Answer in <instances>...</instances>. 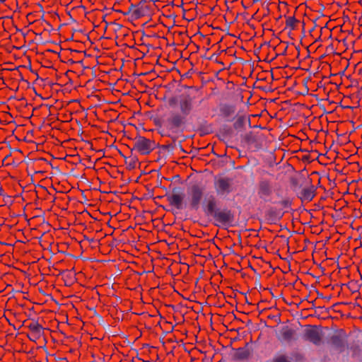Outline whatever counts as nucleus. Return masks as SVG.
Wrapping results in <instances>:
<instances>
[{"instance_id":"f257e3e1","label":"nucleus","mask_w":362,"mask_h":362,"mask_svg":"<svg viewBox=\"0 0 362 362\" xmlns=\"http://www.w3.org/2000/svg\"><path fill=\"white\" fill-rule=\"evenodd\" d=\"M195 97L188 93L173 96L168 99V105L171 107H179V111L171 110L168 114L165 125L169 129H179L182 133L187 124V117L194 110Z\"/></svg>"},{"instance_id":"f03ea898","label":"nucleus","mask_w":362,"mask_h":362,"mask_svg":"<svg viewBox=\"0 0 362 362\" xmlns=\"http://www.w3.org/2000/svg\"><path fill=\"white\" fill-rule=\"evenodd\" d=\"M202 210L206 216L214 219L217 226L229 227L234 222V211L228 207L221 208L218 199L214 194L205 197Z\"/></svg>"},{"instance_id":"7ed1b4c3","label":"nucleus","mask_w":362,"mask_h":362,"mask_svg":"<svg viewBox=\"0 0 362 362\" xmlns=\"http://www.w3.org/2000/svg\"><path fill=\"white\" fill-rule=\"evenodd\" d=\"M187 204L191 210H198L202 204L204 195V187L201 185L194 183L187 188Z\"/></svg>"},{"instance_id":"20e7f679","label":"nucleus","mask_w":362,"mask_h":362,"mask_svg":"<svg viewBox=\"0 0 362 362\" xmlns=\"http://www.w3.org/2000/svg\"><path fill=\"white\" fill-rule=\"evenodd\" d=\"M158 146L159 144L154 140L139 136L135 138L132 151H136L141 155L146 156L150 154Z\"/></svg>"},{"instance_id":"39448f33","label":"nucleus","mask_w":362,"mask_h":362,"mask_svg":"<svg viewBox=\"0 0 362 362\" xmlns=\"http://www.w3.org/2000/svg\"><path fill=\"white\" fill-rule=\"evenodd\" d=\"M346 332L343 329L337 330L334 334L330 337L329 342L339 352H343L346 347Z\"/></svg>"},{"instance_id":"423d86ee","label":"nucleus","mask_w":362,"mask_h":362,"mask_svg":"<svg viewBox=\"0 0 362 362\" xmlns=\"http://www.w3.org/2000/svg\"><path fill=\"white\" fill-rule=\"evenodd\" d=\"M25 327L29 330L28 337L31 341H36L44 334V328L37 321H25Z\"/></svg>"},{"instance_id":"0eeeda50","label":"nucleus","mask_w":362,"mask_h":362,"mask_svg":"<svg viewBox=\"0 0 362 362\" xmlns=\"http://www.w3.org/2000/svg\"><path fill=\"white\" fill-rule=\"evenodd\" d=\"M214 188L218 194H228L233 191L232 180L226 177L216 179Z\"/></svg>"},{"instance_id":"6e6552de","label":"nucleus","mask_w":362,"mask_h":362,"mask_svg":"<svg viewBox=\"0 0 362 362\" xmlns=\"http://www.w3.org/2000/svg\"><path fill=\"white\" fill-rule=\"evenodd\" d=\"M129 13L136 19L148 15L149 13L148 2L142 0L137 5L132 4L129 7Z\"/></svg>"},{"instance_id":"1a4fd4ad","label":"nucleus","mask_w":362,"mask_h":362,"mask_svg":"<svg viewBox=\"0 0 362 362\" xmlns=\"http://www.w3.org/2000/svg\"><path fill=\"white\" fill-rule=\"evenodd\" d=\"M305 339L315 345H320L322 342V334L316 325H308L304 334Z\"/></svg>"},{"instance_id":"9d476101","label":"nucleus","mask_w":362,"mask_h":362,"mask_svg":"<svg viewBox=\"0 0 362 362\" xmlns=\"http://www.w3.org/2000/svg\"><path fill=\"white\" fill-rule=\"evenodd\" d=\"M165 197L170 206L177 210H182L184 208L185 194L183 193H175L174 189L173 193H166Z\"/></svg>"},{"instance_id":"9b49d317","label":"nucleus","mask_w":362,"mask_h":362,"mask_svg":"<svg viewBox=\"0 0 362 362\" xmlns=\"http://www.w3.org/2000/svg\"><path fill=\"white\" fill-rule=\"evenodd\" d=\"M273 189L272 182L267 179H261L257 185V194L260 199H266L272 196Z\"/></svg>"},{"instance_id":"f8f14e48","label":"nucleus","mask_w":362,"mask_h":362,"mask_svg":"<svg viewBox=\"0 0 362 362\" xmlns=\"http://www.w3.org/2000/svg\"><path fill=\"white\" fill-rule=\"evenodd\" d=\"M284 212L274 206H269L264 213L265 221L270 224H275L284 216Z\"/></svg>"},{"instance_id":"ddd939ff","label":"nucleus","mask_w":362,"mask_h":362,"mask_svg":"<svg viewBox=\"0 0 362 362\" xmlns=\"http://www.w3.org/2000/svg\"><path fill=\"white\" fill-rule=\"evenodd\" d=\"M168 119V115H166V117L163 119H161L160 118H155L153 119V122L156 124V126L163 128L164 131L166 132L165 134V136L171 137L173 139V141H175L177 139L176 135L179 133H181L179 129H169L165 125V121Z\"/></svg>"},{"instance_id":"4468645a","label":"nucleus","mask_w":362,"mask_h":362,"mask_svg":"<svg viewBox=\"0 0 362 362\" xmlns=\"http://www.w3.org/2000/svg\"><path fill=\"white\" fill-rule=\"evenodd\" d=\"M315 187L313 185H310V187L304 188L301 191L298 197L301 199L302 202H311L315 196Z\"/></svg>"},{"instance_id":"2eb2a0df","label":"nucleus","mask_w":362,"mask_h":362,"mask_svg":"<svg viewBox=\"0 0 362 362\" xmlns=\"http://www.w3.org/2000/svg\"><path fill=\"white\" fill-rule=\"evenodd\" d=\"M247 346L248 343H246L245 347L237 349L233 356V359L236 361H243L248 359L250 356L251 353L250 350L247 349Z\"/></svg>"},{"instance_id":"dca6fc26","label":"nucleus","mask_w":362,"mask_h":362,"mask_svg":"<svg viewBox=\"0 0 362 362\" xmlns=\"http://www.w3.org/2000/svg\"><path fill=\"white\" fill-rule=\"evenodd\" d=\"M281 334L284 341L289 342L295 339L296 330L288 326H284L281 330Z\"/></svg>"},{"instance_id":"f3484780","label":"nucleus","mask_w":362,"mask_h":362,"mask_svg":"<svg viewBox=\"0 0 362 362\" xmlns=\"http://www.w3.org/2000/svg\"><path fill=\"white\" fill-rule=\"evenodd\" d=\"M300 24V21L297 20L295 16H288L286 18V27L291 30H296Z\"/></svg>"},{"instance_id":"a211bd4d","label":"nucleus","mask_w":362,"mask_h":362,"mask_svg":"<svg viewBox=\"0 0 362 362\" xmlns=\"http://www.w3.org/2000/svg\"><path fill=\"white\" fill-rule=\"evenodd\" d=\"M220 112L224 117H229L235 113V108L233 105H224L221 107Z\"/></svg>"},{"instance_id":"6ab92c4d","label":"nucleus","mask_w":362,"mask_h":362,"mask_svg":"<svg viewBox=\"0 0 362 362\" xmlns=\"http://www.w3.org/2000/svg\"><path fill=\"white\" fill-rule=\"evenodd\" d=\"M245 118L244 116H238L233 124V127L235 129H243L245 127Z\"/></svg>"},{"instance_id":"aec40b11","label":"nucleus","mask_w":362,"mask_h":362,"mask_svg":"<svg viewBox=\"0 0 362 362\" xmlns=\"http://www.w3.org/2000/svg\"><path fill=\"white\" fill-rule=\"evenodd\" d=\"M279 204L283 209L290 208L292 204V201L289 198H285L283 200L280 201Z\"/></svg>"},{"instance_id":"412c9836","label":"nucleus","mask_w":362,"mask_h":362,"mask_svg":"<svg viewBox=\"0 0 362 362\" xmlns=\"http://www.w3.org/2000/svg\"><path fill=\"white\" fill-rule=\"evenodd\" d=\"M292 358L296 362H303L305 359L303 355L299 352L293 353Z\"/></svg>"},{"instance_id":"4be33fe9","label":"nucleus","mask_w":362,"mask_h":362,"mask_svg":"<svg viewBox=\"0 0 362 362\" xmlns=\"http://www.w3.org/2000/svg\"><path fill=\"white\" fill-rule=\"evenodd\" d=\"M290 184H291V188L293 189V190L296 191L297 189V187H298V178L295 177H291L290 178Z\"/></svg>"},{"instance_id":"5701e85b","label":"nucleus","mask_w":362,"mask_h":362,"mask_svg":"<svg viewBox=\"0 0 362 362\" xmlns=\"http://www.w3.org/2000/svg\"><path fill=\"white\" fill-rule=\"evenodd\" d=\"M243 139L247 144H250V143L253 142L255 141V139L252 136V132H250L249 133L246 134L244 136Z\"/></svg>"},{"instance_id":"b1692460","label":"nucleus","mask_w":362,"mask_h":362,"mask_svg":"<svg viewBox=\"0 0 362 362\" xmlns=\"http://www.w3.org/2000/svg\"><path fill=\"white\" fill-rule=\"evenodd\" d=\"M273 362H290L285 355H280L274 358Z\"/></svg>"},{"instance_id":"393cba45","label":"nucleus","mask_w":362,"mask_h":362,"mask_svg":"<svg viewBox=\"0 0 362 362\" xmlns=\"http://www.w3.org/2000/svg\"><path fill=\"white\" fill-rule=\"evenodd\" d=\"M173 145H171V144H168V145H163V146H161V148H162L163 149H168V148H173Z\"/></svg>"},{"instance_id":"a878e982","label":"nucleus","mask_w":362,"mask_h":362,"mask_svg":"<svg viewBox=\"0 0 362 362\" xmlns=\"http://www.w3.org/2000/svg\"><path fill=\"white\" fill-rule=\"evenodd\" d=\"M217 362H226V361L225 359H223V358H221V359H220V360H219L218 361H217Z\"/></svg>"}]
</instances>
